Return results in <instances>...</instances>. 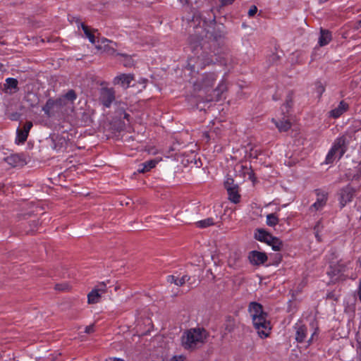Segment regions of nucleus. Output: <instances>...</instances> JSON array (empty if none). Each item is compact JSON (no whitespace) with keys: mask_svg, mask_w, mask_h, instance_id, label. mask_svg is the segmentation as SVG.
<instances>
[{"mask_svg":"<svg viewBox=\"0 0 361 361\" xmlns=\"http://www.w3.org/2000/svg\"><path fill=\"white\" fill-rule=\"evenodd\" d=\"M68 288L67 284H56L55 288L59 290H66Z\"/></svg>","mask_w":361,"mask_h":361,"instance_id":"nucleus-39","label":"nucleus"},{"mask_svg":"<svg viewBox=\"0 0 361 361\" xmlns=\"http://www.w3.org/2000/svg\"><path fill=\"white\" fill-rule=\"evenodd\" d=\"M188 43L194 54V56L188 59L186 66L191 73H198L200 70L207 66L219 61L217 56L209 51L211 50V47L207 46L206 42L201 43L200 37L197 35H190L188 37Z\"/></svg>","mask_w":361,"mask_h":361,"instance_id":"nucleus-2","label":"nucleus"},{"mask_svg":"<svg viewBox=\"0 0 361 361\" xmlns=\"http://www.w3.org/2000/svg\"><path fill=\"white\" fill-rule=\"evenodd\" d=\"M358 290H361V279H360Z\"/></svg>","mask_w":361,"mask_h":361,"instance_id":"nucleus-50","label":"nucleus"},{"mask_svg":"<svg viewBox=\"0 0 361 361\" xmlns=\"http://www.w3.org/2000/svg\"><path fill=\"white\" fill-rule=\"evenodd\" d=\"M112 361H122V360H120V359H114V360H112Z\"/></svg>","mask_w":361,"mask_h":361,"instance_id":"nucleus-51","label":"nucleus"},{"mask_svg":"<svg viewBox=\"0 0 361 361\" xmlns=\"http://www.w3.org/2000/svg\"><path fill=\"white\" fill-rule=\"evenodd\" d=\"M283 115L284 117L282 120L276 121L274 118L272 119V121L275 123L280 132H286L291 128V123L286 118V114Z\"/></svg>","mask_w":361,"mask_h":361,"instance_id":"nucleus-17","label":"nucleus"},{"mask_svg":"<svg viewBox=\"0 0 361 361\" xmlns=\"http://www.w3.org/2000/svg\"><path fill=\"white\" fill-rule=\"evenodd\" d=\"M223 5L231 4L234 0H220Z\"/></svg>","mask_w":361,"mask_h":361,"instance_id":"nucleus-45","label":"nucleus"},{"mask_svg":"<svg viewBox=\"0 0 361 361\" xmlns=\"http://www.w3.org/2000/svg\"><path fill=\"white\" fill-rule=\"evenodd\" d=\"M293 105V92L290 91L286 96V102L283 105L282 114H288Z\"/></svg>","mask_w":361,"mask_h":361,"instance_id":"nucleus-21","label":"nucleus"},{"mask_svg":"<svg viewBox=\"0 0 361 361\" xmlns=\"http://www.w3.org/2000/svg\"><path fill=\"white\" fill-rule=\"evenodd\" d=\"M257 12V8L256 6H252L248 11V16L250 17L254 16Z\"/></svg>","mask_w":361,"mask_h":361,"instance_id":"nucleus-38","label":"nucleus"},{"mask_svg":"<svg viewBox=\"0 0 361 361\" xmlns=\"http://www.w3.org/2000/svg\"><path fill=\"white\" fill-rule=\"evenodd\" d=\"M102 294L97 291L95 288H93L92 291L87 295V300L90 304L97 303Z\"/></svg>","mask_w":361,"mask_h":361,"instance_id":"nucleus-23","label":"nucleus"},{"mask_svg":"<svg viewBox=\"0 0 361 361\" xmlns=\"http://www.w3.org/2000/svg\"><path fill=\"white\" fill-rule=\"evenodd\" d=\"M171 361H185V357L184 356L173 357Z\"/></svg>","mask_w":361,"mask_h":361,"instance_id":"nucleus-44","label":"nucleus"},{"mask_svg":"<svg viewBox=\"0 0 361 361\" xmlns=\"http://www.w3.org/2000/svg\"><path fill=\"white\" fill-rule=\"evenodd\" d=\"M116 54L118 56H123L124 58V59L123 61V64L124 66L132 67L134 66V61L130 56H128L126 54H120V53H117Z\"/></svg>","mask_w":361,"mask_h":361,"instance_id":"nucleus-27","label":"nucleus"},{"mask_svg":"<svg viewBox=\"0 0 361 361\" xmlns=\"http://www.w3.org/2000/svg\"><path fill=\"white\" fill-rule=\"evenodd\" d=\"M233 179L234 178L231 175H228L227 180H234Z\"/></svg>","mask_w":361,"mask_h":361,"instance_id":"nucleus-49","label":"nucleus"},{"mask_svg":"<svg viewBox=\"0 0 361 361\" xmlns=\"http://www.w3.org/2000/svg\"><path fill=\"white\" fill-rule=\"evenodd\" d=\"M214 224V221L212 218H207L196 222V226L198 228H207Z\"/></svg>","mask_w":361,"mask_h":361,"instance_id":"nucleus-25","label":"nucleus"},{"mask_svg":"<svg viewBox=\"0 0 361 361\" xmlns=\"http://www.w3.org/2000/svg\"><path fill=\"white\" fill-rule=\"evenodd\" d=\"M49 141L51 148L57 152L66 150L68 146V139L62 135L53 134L50 136Z\"/></svg>","mask_w":361,"mask_h":361,"instance_id":"nucleus-11","label":"nucleus"},{"mask_svg":"<svg viewBox=\"0 0 361 361\" xmlns=\"http://www.w3.org/2000/svg\"><path fill=\"white\" fill-rule=\"evenodd\" d=\"M6 161L13 167L23 166L24 164V160H23L18 154H11L6 159Z\"/></svg>","mask_w":361,"mask_h":361,"instance_id":"nucleus-22","label":"nucleus"},{"mask_svg":"<svg viewBox=\"0 0 361 361\" xmlns=\"http://www.w3.org/2000/svg\"><path fill=\"white\" fill-rule=\"evenodd\" d=\"M208 334L203 328H192L185 331L181 336V343L185 350H194L200 348L205 342Z\"/></svg>","mask_w":361,"mask_h":361,"instance_id":"nucleus-5","label":"nucleus"},{"mask_svg":"<svg viewBox=\"0 0 361 361\" xmlns=\"http://www.w3.org/2000/svg\"><path fill=\"white\" fill-rule=\"evenodd\" d=\"M357 191V189L350 185H348L340 190L338 200L341 209L353 200V197L356 195Z\"/></svg>","mask_w":361,"mask_h":361,"instance_id":"nucleus-9","label":"nucleus"},{"mask_svg":"<svg viewBox=\"0 0 361 361\" xmlns=\"http://www.w3.org/2000/svg\"><path fill=\"white\" fill-rule=\"evenodd\" d=\"M3 64L2 63H0V70H1V68L3 67Z\"/></svg>","mask_w":361,"mask_h":361,"instance_id":"nucleus-52","label":"nucleus"},{"mask_svg":"<svg viewBox=\"0 0 361 361\" xmlns=\"http://www.w3.org/2000/svg\"><path fill=\"white\" fill-rule=\"evenodd\" d=\"M248 259L251 264L259 266L267 261V256L264 252L253 250L249 252Z\"/></svg>","mask_w":361,"mask_h":361,"instance_id":"nucleus-14","label":"nucleus"},{"mask_svg":"<svg viewBox=\"0 0 361 361\" xmlns=\"http://www.w3.org/2000/svg\"><path fill=\"white\" fill-rule=\"evenodd\" d=\"M62 99L60 98L59 99L54 100L53 99H49L45 105L42 107V111L45 114L49 116L51 110L54 108L55 105H61Z\"/></svg>","mask_w":361,"mask_h":361,"instance_id":"nucleus-20","label":"nucleus"},{"mask_svg":"<svg viewBox=\"0 0 361 361\" xmlns=\"http://www.w3.org/2000/svg\"><path fill=\"white\" fill-rule=\"evenodd\" d=\"M268 232L263 229L257 230V232L255 233V238L261 242H264L267 237Z\"/></svg>","mask_w":361,"mask_h":361,"instance_id":"nucleus-30","label":"nucleus"},{"mask_svg":"<svg viewBox=\"0 0 361 361\" xmlns=\"http://www.w3.org/2000/svg\"><path fill=\"white\" fill-rule=\"evenodd\" d=\"M129 117H130V115L124 112L123 118H126V120L129 121Z\"/></svg>","mask_w":361,"mask_h":361,"instance_id":"nucleus-48","label":"nucleus"},{"mask_svg":"<svg viewBox=\"0 0 361 361\" xmlns=\"http://www.w3.org/2000/svg\"><path fill=\"white\" fill-rule=\"evenodd\" d=\"M115 99V92L112 88H102L99 101L106 107H109Z\"/></svg>","mask_w":361,"mask_h":361,"instance_id":"nucleus-12","label":"nucleus"},{"mask_svg":"<svg viewBox=\"0 0 361 361\" xmlns=\"http://www.w3.org/2000/svg\"><path fill=\"white\" fill-rule=\"evenodd\" d=\"M80 27L82 29L85 36L88 38L92 44L95 43V36L92 32L90 30L89 27L84 23L80 24Z\"/></svg>","mask_w":361,"mask_h":361,"instance_id":"nucleus-24","label":"nucleus"},{"mask_svg":"<svg viewBox=\"0 0 361 361\" xmlns=\"http://www.w3.org/2000/svg\"><path fill=\"white\" fill-rule=\"evenodd\" d=\"M235 178H243L245 180H256L255 174L250 166L243 164H236L233 168Z\"/></svg>","mask_w":361,"mask_h":361,"instance_id":"nucleus-8","label":"nucleus"},{"mask_svg":"<svg viewBox=\"0 0 361 361\" xmlns=\"http://www.w3.org/2000/svg\"><path fill=\"white\" fill-rule=\"evenodd\" d=\"M282 187H283V188H284V190H287V189H286V187H284V186H282Z\"/></svg>","mask_w":361,"mask_h":361,"instance_id":"nucleus-55","label":"nucleus"},{"mask_svg":"<svg viewBox=\"0 0 361 361\" xmlns=\"http://www.w3.org/2000/svg\"><path fill=\"white\" fill-rule=\"evenodd\" d=\"M190 279V277L188 275H184L181 278H177L176 285L178 286H182L186 283V281H188Z\"/></svg>","mask_w":361,"mask_h":361,"instance_id":"nucleus-33","label":"nucleus"},{"mask_svg":"<svg viewBox=\"0 0 361 361\" xmlns=\"http://www.w3.org/2000/svg\"><path fill=\"white\" fill-rule=\"evenodd\" d=\"M320 227H321V223H320V221H318L314 228V230L315 232V237H316L317 241H319V242H320L322 240L321 237L319 235V231Z\"/></svg>","mask_w":361,"mask_h":361,"instance_id":"nucleus-36","label":"nucleus"},{"mask_svg":"<svg viewBox=\"0 0 361 361\" xmlns=\"http://www.w3.org/2000/svg\"><path fill=\"white\" fill-rule=\"evenodd\" d=\"M212 16L207 18L201 15L200 18L202 20V27H196L195 33L200 37L201 43H207V46L211 47V52L214 55H219L221 54V48L219 47L222 39L225 38L226 32L224 24L217 23L216 21V16L213 13V8L210 9Z\"/></svg>","mask_w":361,"mask_h":361,"instance_id":"nucleus-1","label":"nucleus"},{"mask_svg":"<svg viewBox=\"0 0 361 361\" xmlns=\"http://www.w3.org/2000/svg\"><path fill=\"white\" fill-rule=\"evenodd\" d=\"M310 326L312 330L310 338L307 340L308 335V327L301 323H297L295 326V339L298 343H303L307 341L310 345L314 339V336L318 334V326L316 322H312L310 323Z\"/></svg>","mask_w":361,"mask_h":361,"instance_id":"nucleus-6","label":"nucleus"},{"mask_svg":"<svg viewBox=\"0 0 361 361\" xmlns=\"http://www.w3.org/2000/svg\"><path fill=\"white\" fill-rule=\"evenodd\" d=\"M28 137V134L26 133L25 130H23L22 129H17V137L16 142L18 143H24Z\"/></svg>","mask_w":361,"mask_h":361,"instance_id":"nucleus-26","label":"nucleus"},{"mask_svg":"<svg viewBox=\"0 0 361 361\" xmlns=\"http://www.w3.org/2000/svg\"><path fill=\"white\" fill-rule=\"evenodd\" d=\"M282 242L278 238L274 237L270 245L274 251H279L282 247Z\"/></svg>","mask_w":361,"mask_h":361,"instance_id":"nucleus-31","label":"nucleus"},{"mask_svg":"<svg viewBox=\"0 0 361 361\" xmlns=\"http://www.w3.org/2000/svg\"><path fill=\"white\" fill-rule=\"evenodd\" d=\"M324 91L325 87H324V85L320 82H317L316 92L318 93L319 97L322 96Z\"/></svg>","mask_w":361,"mask_h":361,"instance_id":"nucleus-34","label":"nucleus"},{"mask_svg":"<svg viewBox=\"0 0 361 361\" xmlns=\"http://www.w3.org/2000/svg\"><path fill=\"white\" fill-rule=\"evenodd\" d=\"M274 237L273 235H271L269 233H268L267 237L266 238V239L264 241V243H266L267 244L270 245L271 242L274 240Z\"/></svg>","mask_w":361,"mask_h":361,"instance_id":"nucleus-41","label":"nucleus"},{"mask_svg":"<svg viewBox=\"0 0 361 361\" xmlns=\"http://www.w3.org/2000/svg\"><path fill=\"white\" fill-rule=\"evenodd\" d=\"M317 195V201L311 206V209H314L315 211L322 209L328 200V192L322 189H317L315 190Z\"/></svg>","mask_w":361,"mask_h":361,"instance_id":"nucleus-13","label":"nucleus"},{"mask_svg":"<svg viewBox=\"0 0 361 361\" xmlns=\"http://www.w3.org/2000/svg\"><path fill=\"white\" fill-rule=\"evenodd\" d=\"M94 326L93 324H92V325H90V326H87L85 327V332L86 334H91V333L94 332Z\"/></svg>","mask_w":361,"mask_h":361,"instance_id":"nucleus-43","label":"nucleus"},{"mask_svg":"<svg viewBox=\"0 0 361 361\" xmlns=\"http://www.w3.org/2000/svg\"><path fill=\"white\" fill-rule=\"evenodd\" d=\"M279 223V219L275 214H269L267 216V224L274 226Z\"/></svg>","mask_w":361,"mask_h":361,"instance_id":"nucleus-29","label":"nucleus"},{"mask_svg":"<svg viewBox=\"0 0 361 361\" xmlns=\"http://www.w3.org/2000/svg\"><path fill=\"white\" fill-rule=\"evenodd\" d=\"M18 80L16 78H8L6 80V84L4 85L6 88L11 90H16L18 89Z\"/></svg>","mask_w":361,"mask_h":361,"instance_id":"nucleus-28","label":"nucleus"},{"mask_svg":"<svg viewBox=\"0 0 361 361\" xmlns=\"http://www.w3.org/2000/svg\"><path fill=\"white\" fill-rule=\"evenodd\" d=\"M176 280H177V277H176L173 275H169V276H167V277H166L167 282L170 283L176 284Z\"/></svg>","mask_w":361,"mask_h":361,"instance_id":"nucleus-40","label":"nucleus"},{"mask_svg":"<svg viewBox=\"0 0 361 361\" xmlns=\"http://www.w3.org/2000/svg\"><path fill=\"white\" fill-rule=\"evenodd\" d=\"M133 80V75L130 74H121L114 79L115 84H119L122 87L127 88L130 86L131 81Z\"/></svg>","mask_w":361,"mask_h":361,"instance_id":"nucleus-16","label":"nucleus"},{"mask_svg":"<svg viewBox=\"0 0 361 361\" xmlns=\"http://www.w3.org/2000/svg\"><path fill=\"white\" fill-rule=\"evenodd\" d=\"M248 311L258 335L261 338L268 337L271 327L267 319V313L263 310L262 305L257 302H252L248 306Z\"/></svg>","mask_w":361,"mask_h":361,"instance_id":"nucleus-4","label":"nucleus"},{"mask_svg":"<svg viewBox=\"0 0 361 361\" xmlns=\"http://www.w3.org/2000/svg\"><path fill=\"white\" fill-rule=\"evenodd\" d=\"M157 161L154 159L147 161L139 165V168L137 169V173H145L147 171H149L151 169L155 167ZM136 174V172L134 173Z\"/></svg>","mask_w":361,"mask_h":361,"instance_id":"nucleus-18","label":"nucleus"},{"mask_svg":"<svg viewBox=\"0 0 361 361\" xmlns=\"http://www.w3.org/2000/svg\"><path fill=\"white\" fill-rule=\"evenodd\" d=\"M345 137L344 136L338 137L335 140V142H334L333 146L331 147V148L330 149V150L329 151V152L326 157L324 164H332L334 161L337 154H339L338 158L339 159L341 158L342 156L345 152Z\"/></svg>","mask_w":361,"mask_h":361,"instance_id":"nucleus-7","label":"nucleus"},{"mask_svg":"<svg viewBox=\"0 0 361 361\" xmlns=\"http://www.w3.org/2000/svg\"><path fill=\"white\" fill-rule=\"evenodd\" d=\"M273 99H274V100H277V99H278L276 98V97H275V96H274V97H273Z\"/></svg>","mask_w":361,"mask_h":361,"instance_id":"nucleus-53","label":"nucleus"},{"mask_svg":"<svg viewBox=\"0 0 361 361\" xmlns=\"http://www.w3.org/2000/svg\"><path fill=\"white\" fill-rule=\"evenodd\" d=\"M63 98L68 100V101H71V102H73L74 100L76 99L77 98V94H76V92H75V90H69L64 95H63Z\"/></svg>","mask_w":361,"mask_h":361,"instance_id":"nucleus-32","label":"nucleus"},{"mask_svg":"<svg viewBox=\"0 0 361 361\" xmlns=\"http://www.w3.org/2000/svg\"><path fill=\"white\" fill-rule=\"evenodd\" d=\"M349 109V105L347 102L342 100L340 102L338 106L329 111V115L334 118H339L342 114L346 112Z\"/></svg>","mask_w":361,"mask_h":361,"instance_id":"nucleus-15","label":"nucleus"},{"mask_svg":"<svg viewBox=\"0 0 361 361\" xmlns=\"http://www.w3.org/2000/svg\"><path fill=\"white\" fill-rule=\"evenodd\" d=\"M32 126L33 125L31 121H26L22 128V130H25L26 133L29 134V131L31 129V128L32 127Z\"/></svg>","mask_w":361,"mask_h":361,"instance_id":"nucleus-37","label":"nucleus"},{"mask_svg":"<svg viewBox=\"0 0 361 361\" xmlns=\"http://www.w3.org/2000/svg\"><path fill=\"white\" fill-rule=\"evenodd\" d=\"M97 291L101 293L102 294L104 293L106 291V285L105 283L102 282L98 284L94 288Z\"/></svg>","mask_w":361,"mask_h":361,"instance_id":"nucleus-35","label":"nucleus"},{"mask_svg":"<svg viewBox=\"0 0 361 361\" xmlns=\"http://www.w3.org/2000/svg\"><path fill=\"white\" fill-rule=\"evenodd\" d=\"M104 41H109V40H108V39H104L102 40V42H104Z\"/></svg>","mask_w":361,"mask_h":361,"instance_id":"nucleus-54","label":"nucleus"},{"mask_svg":"<svg viewBox=\"0 0 361 361\" xmlns=\"http://www.w3.org/2000/svg\"><path fill=\"white\" fill-rule=\"evenodd\" d=\"M224 187L227 191L228 199L231 202L238 204L240 202L241 195L238 184L234 182H224Z\"/></svg>","mask_w":361,"mask_h":361,"instance_id":"nucleus-10","label":"nucleus"},{"mask_svg":"<svg viewBox=\"0 0 361 361\" xmlns=\"http://www.w3.org/2000/svg\"><path fill=\"white\" fill-rule=\"evenodd\" d=\"M105 49L110 54H114L116 53V50L114 48H106L105 47Z\"/></svg>","mask_w":361,"mask_h":361,"instance_id":"nucleus-46","label":"nucleus"},{"mask_svg":"<svg viewBox=\"0 0 361 361\" xmlns=\"http://www.w3.org/2000/svg\"><path fill=\"white\" fill-rule=\"evenodd\" d=\"M180 2L183 4L192 5V4H196L197 0H179Z\"/></svg>","mask_w":361,"mask_h":361,"instance_id":"nucleus-42","label":"nucleus"},{"mask_svg":"<svg viewBox=\"0 0 361 361\" xmlns=\"http://www.w3.org/2000/svg\"><path fill=\"white\" fill-rule=\"evenodd\" d=\"M360 27H361V19H360V20H358V21L355 23L354 28H355V30H358V29H360Z\"/></svg>","mask_w":361,"mask_h":361,"instance_id":"nucleus-47","label":"nucleus"},{"mask_svg":"<svg viewBox=\"0 0 361 361\" xmlns=\"http://www.w3.org/2000/svg\"><path fill=\"white\" fill-rule=\"evenodd\" d=\"M217 74L214 72H207L203 73L200 78L193 82V87L195 91H203L205 94L202 101L209 102L219 101L222 93L227 89L224 80H221L218 85L214 88L217 80Z\"/></svg>","mask_w":361,"mask_h":361,"instance_id":"nucleus-3","label":"nucleus"},{"mask_svg":"<svg viewBox=\"0 0 361 361\" xmlns=\"http://www.w3.org/2000/svg\"><path fill=\"white\" fill-rule=\"evenodd\" d=\"M331 40V33L329 30L321 28L319 44L321 47L328 44Z\"/></svg>","mask_w":361,"mask_h":361,"instance_id":"nucleus-19","label":"nucleus"}]
</instances>
